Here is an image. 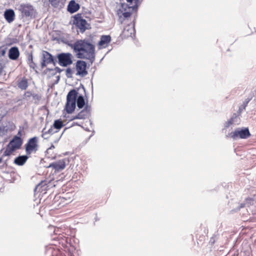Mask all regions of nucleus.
I'll return each mask as SVG.
<instances>
[{
	"label": "nucleus",
	"mask_w": 256,
	"mask_h": 256,
	"mask_svg": "<svg viewBox=\"0 0 256 256\" xmlns=\"http://www.w3.org/2000/svg\"><path fill=\"white\" fill-rule=\"evenodd\" d=\"M49 2L51 4V5L54 7L56 8L58 6L59 4H60V0H48Z\"/></svg>",
	"instance_id": "nucleus-26"
},
{
	"label": "nucleus",
	"mask_w": 256,
	"mask_h": 256,
	"mask_svg": "<svg viewBox=\"0 0 256 256\" xmlns=\"http://www.w3.org/2000/svg\"><path fill=\"white\" fill-rule=\"evenodd\" d=\"M53 132H52V128H50L48 132H45V134H46V133H48V134H52Z\"/></svg>",
	"instance_id": "nucleus-30"
},
{
	"label": "nucleus",
	"mask_w": 256,
	"mask_h": 256,
	"mask_svg": "<svg viewBox=\"0 0 256 256\" xmlns=\"http://www.w3.org/2000/svg\"><path fill=\"white\" fill-rule=\"evenodd\" d=\"M22 131L21 130H19L18 132V134L16 136H19V138H20V136H22Z\"/></svg>",
	"instance_id": "nucleus-31"
},
{
	"label": "nucleus",
	"mask_w": 256,
	"mask_h": 256,
	"mask_svg": "<svg viewBox=\"0 0 256 256\" xmlns=\"http://www.w3.org/2000/svg\"><path fill=\"white\" fill-rule=\"evenodd\" d=\"M18 86L22 90H25L28 87V82L26 78H23L18 82Z\"/></svg>",
	"instance_id": "nucleus-21"
},
{
	"label": "nucleus",
	"mask_w": 256,
	"mask_h": 256,
	"mask_svg": "<svg viewBox=\"0 0 256 256\" xmlns=\"http://www.w3.org/2000/svg\"><path fill=\"white\" fill-rule=\"evenodd\" d=\"M128 10H129L128 12H122L121 14H118L119 16H120V20L122 18H123L124 20L128 19L130 17V16H132V14L133 12H134L136 14V13L134 11H132V9H128Z\"/></svg>",
	"instance_id": "nucleus-22"
},
{
	"label": "nucleus",
	"mask_w": 256,
	"mask_h": 256,
	"mask_svg": "<svg viewBox=\"0 0 256 256\" xmlns=\"http://www.w3.org/2000/svg\"><path fill=\"white\" fill-rule=\"evenodd\" d=\"M134 28L129 25L126 26L122 30L120 34V36L122 38H128L132 37L134 34Z\"/></svg>",
	"instance_id": "nucleus-12"
},
{
	"label": "nucleus",
	"mask_w": 256,
	"mask_h": 256,
	"mask_svg": "<svg viewBox=\"0 0 256 256\" xmlns=\"http://www.w3.org/2000/svg\"><path fill=\"white\" fill-rule=\"evenodd\" d=\"M245 201L247 202H250L254 201V198H246Z\"/></svg>",
	"instance_id": "nucleus-28"
},
{
	"label": "nucleus",
	"mask_w": 256,
	"mask_h": 256,
	"mask_svg": "<svg viewBox=\"0 0 256 256\" xmlns=\"http://www.w3.org/2000/svg\"><path fill=\"white\" fill-rule=\"evenodd\" d=\"M22 144V140L19 136H14L10 141L6 150L4 152V156H10L17 150L20 148Z\"/></svg>",
	"instance_id": "nucleus-4"
},
{
	"label": "nucleus",
	"mask_w": 256,
	"mask_h": 256,
	"mask_svg": "<svg viewBox=\"0 0 256 256\" xmlns=\"http://www.w3.org/2000/svg\"><path fill=\"white\" fill-rule=\"evenodd\" d=\"M66 167L65 162L64 160H59L58 162H52L50 164L48 168H52L56 171H60Z\"/></svg>",
	"instance_id": "nucleus-13"
},
{
	"label": "nucleus",
	"mask_w": 256,
	"mask_h": 256,
	"mask_svg": "<svg viewBox=\"0 0 256 256\" xmlns=\"http://www.w3.org/2000/svg\"><path fill=\"white\" fill-rule=\"evenodd\" d=\"M20 54L18 48L16 46L12 47L9 50L8 57L10 60H17L20 56Z\"/></svg>",
	"instance_id": "nucleus-16"
},
{
	"label": "nucleus",
	"mask_w": 256,
	"mask_h": 256,
	"mask_svg": "<svg viewBox=\"0 0 256 256\" xmlns=\"http://www.w3.org/2000/svg\"><path fill=\"white\" fill-rule=\"evenodd\" d=\"M32 96L34 98L38 97V96L37 94L33 95Z\"/></svg>",
	"instance_id": "nucleus-32"
},
{
	"label": "nucleus",
	"mask_w": 256,
	"mask_h": 256,
	"mask_svg": "<svg viewBox=\"0 0 256 256\" xmlns=\"http://www.w3.org/2000/svg\"><path fill=\"white\" fill-rule=\"evenodd\" d=\"M91 106L88 104H86L84 108L80 112L75 116H72L70 118V120L76 119H86L88 118L90 116Z\"/></svg>",
	"instance_id": "nucleus-7"
},
{
	"label": "nucleus",
	"mask_w": 256,
	"mask_h": 256,
	"mask_svg": "<svg viewBox=\"0 0 256 256\" xmlns=\"http://www.w3.org/2000/svg\"><path fill=\"white\" fill-rule=\"evenodd\" d=\"M78 92L74 90H70L66 96V102L64 110L68 114H72L76 108V103Z\"/></svg>",
	"instance_id": "nucleus-3"
},
{
	"label": "nucleus",
	"mask_w": 256,
	"mask_h": 256,
	"mask_svg": "<svg viewBox=\"0 0 256 256\" xmlns=\"http://www.w3.org/2000/svg\"><path fill=\"white\" fill-rule=\"evenodd\" d=\"M14 12L12 10H6L4 13V16L6 20L10 23L12 22L14 18Z\"/></svg>",
	"instance_id": "nucleus-18"
},
{
	"label": "nucleus",
	"mask_w": 256,
	"mask_h": 256,
	"mask_svg": "<svg viewBox=\"0 0 256 256\" xmlns=\"http://www.w3.org/2000/svg\"><path fill=\"white\" fill-rule=\"evenodd\" d=\"M19 10L22 16L28 17L32 14L34 9L33 6L30 4H22L20 6Z\"/></svg>",
	"instance_id": "nucleus-11"
},
{
	"label": "nucleus",
	"mask_w": 256,
	"mask_h": 256,
	"mask_svg": "<svg viewBox=\"0 0 256 256\" xmlns=\"http://www.w3.org/2000/svg\"><path fill=\"white\" fill-rule=\"evenodd\" d=\"M250 136V133L248 128L244 130H236L230 134V136L235 139L237 138H246Z\"/></svg>",
	"instance_id": "nucleus-8"
},
{
	"label": "nucleus",
	"mask_w": 256,
	"mask_h": 256,
	"mask_svg": "<svg viewBox=\"0 0 256 256\" xmlns=\"http://www.w3.org/2000/svg\"><path fill=\"white\" fill-rule=\"evenodd\" d=\"M32 96V92L30 91L26 92L24 94V96L25 97H30Z\"/></svg>",
	"instance_id": "nucleus-27"
},
{
	"label": "nucleus",
	"mask_w": 256,
	"mask_h": 256,
	"mask_svg": "<svg viewBox=\"0 0 256 256\" xmlns=\"http://www.w3.org/2000/svg\"><path fill=\"white\" fill-rule=\"evenodd\" d=\"M73 18V23L78 32L83 34L86 30L91 28L90 24L84 18L82 14H77Z\"/></svg>",
	"instance_id": "nucleus-2"
},
{
	"label": "nucleus",
	"mask_w": 256,
	"mask_h": 256,
	"mask_svg": "<svg viewBox=\"0 0 256 256\" xmlns=\"http://www.w3.org/2000/svg\"><path fill=\"white\" fill-rule=\"evenodd\" d=\"M142 0H126L128 6V9H132V10L134 11L136 13H137L138 8L140 5Z\"/></svg>",
	"instance_id": "nucleus-14"
},
{
	"label": "nucleus",
	"mask_w": 256,
	"mask_h": 256,
	"mask_svg": "<svg viewBox=\"0 0 256 256\" xmlns=\"http://www.w3.org/2000/svg\"><path fill=\"white\" fill-rule=\"evenodd\" d=\"M4 69V66H2V64L0 63V74H2V70Z\"/></svg>",
	"instance_id": "nucleus-29"
},
{
	"label": "nucleus",
	"mask_w": 256,
	"mask_h": 256,
	"mask_svg": "<svg viewBox=\"0 0 256 256\" xmlns=\"http://www.w3.org/2000/svg\"><path fill=\"white\" fill-rule=\"evenodd\" d=\"M38 138L34 136L30 138L25 144V150L27 156H30L32 154H35L38 149Z\"/></svg>",
	"instance_id": "nucleus-5"
},
{
	"label": "nucleus",
	"mask_w": 256,
	"mask_h": 256,
	"mask_svg": "<svg viewBox=\"0 0 256 256\" xmlns=\"http://www.w3.org/2000/svg\"><path fill=\"white\" fill-rule=\"evenodd\" d=\"M80 8L79 4L76 3L74 0H72L69 2L67 10L70 14H73L77 12Z\"/></svg>",
	"instance_id": "nucleus-17"
},
{
	"label": "nucleus",
	"mask_w": 256,
	"mask_h": 256,
	"mask_svg": "<svg viewBox=\"0 0 256 256\" xmlns=\"http://www.w3.org/2000/svg\"><path fill=\"white\" fill-rule=\"evenodd\" d=\"M73 48L77 58L93 61L95 57V46L88 40H77Z\"/></svg>",
	"instance_id": "nucleus-1"
},
{
	"label": "nucleus",
	"mask_w": 256,
	"mask_h": 256,
	"mask_svg": "<svg viewBox=\"0 0 256 256\" xmlns=\"http://www.w3.org/2000/svg\"><path fill=\"white\" fill-rule=\"evenodd\" d=\"M54 146L52 145L50 148H48L46 152V156L48 158L54 159L56 157V154L54 150Z\"/></svg>",
	"instance_id": "nucleus-19"
},
{
	"label": "nucleus",
	"mask_w": 256,
	"mask_h": 256,
	"mask_svg": "<svg viewBox=\"0 0 256 256\" xmlns=\"http://www.w3.org/2000/svg\"><path fill=\"white\" fill-rule=\"evenodd\" d=\"M76 74L82 76H85L88 74L86 70V64L83 60H78L76 62Z\"/></svg>",
	"instance_id": "nucleus-10"
},
{
	"label": "nucleus",
	"mask_w": 256,
	"mask_h": 256,
	"mask_svg": "<svg viewBox=\"0 0 256 256\" xmlns=\"http://www.w3.org/2000/svg\"><path fill=\"white\" fill-rule=\"evenodd\" d=\"M110 41L111 37L110 36H102L98 43V45L100 48H105L108 46Z\"/></svg>",
	"instance_id": "nucleus-15"
},
{
	"label": "nucleus",
	"mask_w": 256,
	"mask_h": 256,
	"mask_svg": "<svg viewBox=\"0 0 256 256\" xmlns=\"http://www.w3.org/2000/svg\"><path fill=\"white\" fill-rule=\"evenodd\" d=\"M28 61L30 66V67L34 68V64L33 62V56L32 52L28 54Z\"/></svg>",
	"instance_id": "nucleus-25"
},
{
	"label": "nucleus",
	"mask_w": 256,
	"mask_h": 256,
	"mask_svg": "<svg viewBox=\"0 0 256 256\" xmlns=\"http://www.w3.org/2000/svg\"><path fill=\"white\" fill-rule=\"evenodd\" d=\"M54 63L52 56L48 52L43 50L42 52V62H41V66L44 68L46 66L47 64Z\"/></svg>",
	"instance_id": "nucleus-9"
},
{
	"label": "nucleus",
	"mask_w": 256,
	"mask_h": 256,
	"mask_svg": "<svg viewBox=\"0 0 256 256\" xmlns=\"http://www.w3.org/2000/svg\"><path fill=\"white\" fill-rule=\"evenodd\" d=\"M28 158L27 155L19 156L15 158L14 162L18 166H22L26 162Z\"/></svg>",
	"instance_id": "nucleus-20"
},
{
	"label": "nucleus",
	"mask_w": 256,
	"mask_h": 256,
	"mask_svg": "<svg viewBox=\"0 0 256 256\" xmlns=\"http://www.w3.org/2000/svg\"><path fill=\"white\" fill-rule=\"evenodd\" d=\"M59 64L62 66H66L72 64V54L70 53H62L58 56Z\"/></svg>",
	"instance_id": "nucleus-6"
},
{
	"label": "nucleus",
	"mask_w": 256,
	"mask_h": 256,
	"mask_svg": "<svg viewBox=\"0 0 256 256\" xmlns=\"http://www.w3.org/2000/svg\"><path fill=\"white\" fill-rule=\"evenodd\" d=\"M77 106L79 108H82L84 106H86L84 99L82 96H79L78 97L77 100Z\"/></svg>",
	"instance_id": "nucleus-23"
},
{
	"label": "nucleus",
	"mask_w": 256,
	"mask_h": 256,
	"mask_svg": "<svg viewBox=\"0 0 256 256\" xmlns=\"http://www.w3.org/2000/svg\"><path fill=\"white\" fill-rule=\"evenodd\" d=\"M64 126V124L63 122L60 120H54L53 124V127L58 130H60Z\"/></svg>",
	"instance_id": "nucleus-24"
}]
</instances>
